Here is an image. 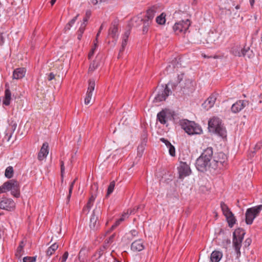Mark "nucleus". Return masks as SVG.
I'll return each instance as SVG.
<instances>
[{
	"label": "nucleus",
	"instance_id": "obj_1",
	"mask_svg": "<svg viewBox=\"0 0 262 262\" xmlns=\"http://www.w3.org/2000/svg\"><path fill=\"white\" fill-rule=\"evenodd\" d=\"M213 151L211 147H209L204 149L201 156L196 159L195 167L201 172H205L209 170L211 172H214V169L211 168V160L213 157Z\"/></svg>",
	"mask_w": 262,
	"mask_h": 262
},
{
	"label": "nucleus",
	"instance_id": "obj_2",
	"mask_svg": "<svg viewBox=\"0 0 262 262\" xmlns=\"http://www.w3.org/2000/svg\"><path fill=\"white\" fill-rule=\"evenodd\" d=\"M208 128L210 132L214 133L222 138L226 137V128L218 118H213L208 121Z\"/></svg>",
	"mask_w": 262,
	"mask_h": 262
},
{
	"label": "nucleus",
	"instance_id": "obj_3",
	"mask_svg": "<svg viewBox=\"0 0 262 262\" xmlns=\"http://www.w3.org/2000/svg\"><path fill=\"white\" fill-rule=\"evenodd\" d=\"M180 124L182 128L189 135H199L203 132L201 126L194 121L184 119L180 121Z\"/></svg>",
	"mask_w": 262,
	"mask_h": 262
},
{
	"label": "nucleus",
	"instance_id": "obj_4",
	"mask_svg": "<svg viewBox=\"0 0 262 262\" xmlns=\"http://www.w3.org/2000/svg\"><path fill=\"white\" fill-rule=\"evenodd\" d=\"M227 160V156L224 152H217L215 154L211 161V168L215 170L222 169L226 166Z\"/></svg>",
	"mask_w": 262,
	"mask_h": 262
},
{
	"label": "nucleus",
	"instance_id": "obj_5",
	"mask_svg": "<svg viewBox=\"0 0 262 262\" xmlns=\"http://www.w3.org/2000/svg\"><path fill=\"white\" fill-rule=\"evenodd\" d=\"M154 8H156V7L153 6L147 10L146 15L143 18L142 23V25H143L142 29L143 34H146L147 33L149 27L152 22V19L156 13V11Z\"/></svg>",
	"mask_w": 262,
	"mask_h": 262
},
{
	"label": "nucleus",
	"instance_id": "obj_6",
	"mask_svg": "<svg viewBox=\"0 0 262 262\" xmlns=\"http://www.w3.org/2000/svg\"><path fill=\"white\" fill-rule=\"evenodd\" d=\"M184 75L181 73L178 75V80L179 83V86L180 90L183 92L184 94L187 93L193 90L192 81L189 79H185L183 80Z\"/></svg>",
	"mask_w": 262,
	"mask_h": 262
},
{
	"label": "nucleus",
	"instance_id": "obj_7",
	"mask_svg": "<svg viewBox=\"0 0 262 262\" xmlns=\"http://www.w3.org/2000/svg\"><path fill=\"white\" fill-rule=\"evenodd\" d=\"M262 209V205L248 208L246 212V223L248 225L252 224L254 219Z\"/></svg>",
	"mask_w": 262,
	"mask_h": 262
},
{
	"label": "nucleus",
	"instance_id": "obj_8",
	"mask_svg": "<svg viewBox=\"0 0 262 262\" xmlns=\"http://www.w3.org/2000/svg\"><path fill=\"white\" fill-rule=\"evenodd\" d=\"M190 25V20L187 19L185 20H181L176 23L173 27V30L176 34L182 32H185Z\"/></svg>",
	"mask_w": 262,
	"mask_h": 262
},
{
	"label": "nucleus",
	"instance_id": "obj_9",
	"mask_svg": "<svg viewBox=\"0 0 262 262\" xmlns=\"http://www.w3.org/2000/svg\"><path fill=\"white\" fill-rule=\"evenodd\" d=\"M157 120L162 124H165L168 120H174V112L162 110L157 114Z\"/></svg>",
	"mask_w": 262,
	"mask_h": 262
},
{
	"label": "nucleus",
	"instance_id": "obj_10",
	"mask_svg": "<svg viewBox=\"0 0 262 262\" xmlns=\"http://www.w3.org/2000/svg\"><path fill=\"white\" fill-rule=\"evenodd\" d=\"M101 212L100 207L96 208L93 211L90 222V227L93 230H97L99 226V223L98 222V215Z\"/></svg>",
	"mask_w": 262,
	"mask_h": 262
},
{
	"label": "nucleus",
	"instance_id": "obj_11",
	"mask_svg": "<svg viewBox=\"0 0 262 262\" xmlns=\"http://www.w3.org/2000/svg\"><path fill=\"white\" fill-rule=\"evenodd\" d=\"M248 105V101L246 100H239L232 105L231 111L234 114H237Z\"/></svg>",
	"mask_w": 262,
	"mask_h": 262
},
{
	"label": "nucleus",
	"instance_id": "obj_12",
	"mask_svg": "<svg viewBox=\"0 0 262 262\" xmlns=\"http://www.w3.org/2000/svg\"><path fill=\"white\" fill-rule=\"evenodd\" d=\"M171 90L165 86L164 88L163 87L161 90H160L156 96L155 98V101L156 102H160L163 100H165L166 98L171 94Z\"/></svg>",
	"mask_w": 262,
	"mask_h": 262
},
{
	"label": "nucleus",
	"instance_id": "obj_13",
	"mask_svg": "<svg viewBox=\"0 0 262 262\" xmlns=\"http://www.w3.org/2000/svg\"><path fill=\"white\" fill-rule=\"evenodd\" d=\"M178 169L180 179H182L185 177L189 176L191 172L189 166L186 162H181Z\"/></svg>",
	"mask_w": 262,
	"mask_h": 262
},
{
	"label": "nucleus",
	"instance_id": "obj_14",
	"mask_svg": "<svg viewBox=\"0 0 262 262\" xmlns=\"http://www.w3.org/2000/svg\"><path fill=\"white\" fill-rule=\"evenodd\" d=\"M10 184L8 191L10 190L11 194L16 198H18L20 195L19 185L17 181L15 180H10L8 181Z\"/></svg>",
	"mask_w": 262,
	"mask_h": 262
},
{
	"label": "nucleus",
	"instance_id": "obj_15",
	"mask_svg": "<svg viewBox=\"0 0 262 262\" xmlns=\"http://www.w3.org/2000/svg\"><path fill=\"white\" fill-rule=\"evenodd\" d=\"M15 207V203L11 199L2 198L0 200V208L8 211H11Z\"/></svg>",
	"mask_w": 262,
	"mask_h": 262
},
{
	"label": "nucleus",
	"instance_id": "obj_16",
	"mask_svg": "<svg viewBox=\"0 0 262 262\" xmlns=\"http://www.w3.org/2000/svg\"><path fill=\"white\" fill-rule=\"evenodd\" d=\"M98 185L96 183H94L93 185L91 186V190H92V195L90 198L86 206L83 208V210H85L86 209H88V211L89 212L91 207L93 205V202L96 198V194L94 192V191H96L98 190Z\"/></svg>",
	"mask_w": 262,
	"mask_h": 262
},
{
	"label": "nucleus",
	"instance_id": "obj_17",
	"mask_svg": "<svg viewBox=\"0 0 262 262\" xmlns=\"http://www.w3.org/2000/svg\"><path fill=\"white\" fill-rule=\"evenodd\" d=\"M243 237H234L233 236V246L237 254V257L241 255L240 249L243 241Z\"/></svg>",
	"mask_w": 262,
	"mask_h": 262
},
{
	"label": "nucleus",
	"instance_id": "obj_18",
	"mask_svg": "<svg viewBox=\"0 0 262 262\" xmlns=\"http://www.w3.org/2000/svg\"><path fill=\"white\" fill-rule=\"evenodd\" d=\"M216 100L215 94H212L203 103L202 106L206 110L211 108L214 104Z\"/></svg>",
	"mask_w": 262,
	"mask_h": 262
},
{
	"label": "nucleus",
	"instance_id": "obj_19",
	"mask_svg": "<svg viewBox=\"0 0 262 262\" xmlns=\"http://www.w3.org/2000/svg\"><path fill=\"white\" fill-rule=\"evenodd\" d=\"M143 18L141 14L133 17L129 21V25L132 27H138L142 25Z\"/></svg>",
	"mask_w": 262,
	"mask_h": 262
},
{
	"label": "nucleus",
	"instance_id": "obj_20",
	"mask_svg": "<svg viewBox=\"0 0 262 262\" xmlns=\"http://www.w3.org/2000/svg\"><path fill=\"white\" fill-rule=\"evenodd\" d=\"M48 148V143L47 142L43 143L38 155V159L39 160H42L43 159L47 156L49 153Z\"/></svg>",
	"mask_w": 262,
	"mask_h": 262
},
{
	"label": "nucleus",
	"instance_id": "obj_21",
	"mask_svg": "<svg viewBox=\"0 0 262 262\" xmlns=\"http://www.w3.org/2000/svg\"><path fill=\"white\" fill-rule=\"evenodd\" d=\"M118 20H114L111 25V27L109 29L108 35L112 36V38L115 39L117 37L118 32Z\"/></svg>",
	"mask_w": 262,
	"mask_h": 262
},
{
	"label": "nucleus",
	"instance_id": "obj_22",
	"mask_svg": "<svg viewBox=\"0 0 262 262\" xmlns=\"http://www.w3.org/2000/svg\"><path fill=\"white\" fill-rule=\"evenodd\" d=\"M144 249V246L141 240H137L131 245V249L134 251H141Z\"/></svg>",
	"mask_w": 262,
	"mask_h": 262
},
{
	"label": "nucleus",
	"instance_id": "obj_23",
	"mask_svg": "<svg viewBox=\"0 0 262 262\" xmlns=\"http://www.w3.org/2000/svg\"><path fill=\"white\" fill-rule=\"evenodd\" d=\"M26 71V69L24 68H19L16 69L13 71V78L16 79H19L23 78L25 76Z\"/></svg>",
	"mask_w": 262,
	"mask_h": 262
},
{
	"label": "nucleus",
	"instance_id": "obj_24",
	"mask_svg": "<svg viewBox=\"0 0 262 262\" xmlns=\"http://www.w3.org/2000/svg\"><path fill=\"white\" fill-rule=\"evenodd\" d=\"M223 256V253L219 251H213L210 255L211 262H219Z\"/></svg>",
	"mask_w": 262,
	"mask_h": 262
},
{
	"label": "nucleus",
	"instance_id": "obj_25",
	"mask_svg": "<svg viewBox=\"0 0 262 262\" xmlns=\"http://www.w3.org/2000/svg\"><path fill=\"white\" fill-rule=\"evenodd\" d=\"M254 56V54L252 51V50H250L249 47H244L242 49V55L246 59H251L253 58Z\"/></svg>",
	"mask_w": 262,
	"mask_h": 262
},
{
	"label": "nucleus",
	"instance_id": "obj_26",
	"mask_svg": "<svg viewBox=\"0 0 262 262\" xmlns=\"http://www.w3.org/2000/svg\"><path fill=\"white\" fill-rule=\"evenodd\" d=\"M242 49L240 46L234 45L231 48L230 53L235 56L241 57Z\"/></svg>",
	"mask_w": 262,
	"mask_h": 262
},
{
	"label": "nucleus",
	"instance_id": "obj_27",
	"mask_svg": "<svg viewBox=\"0 0 262 262\" xmlns=\"http://www.w3.org/2000/svg\"><path fill=\"white\" fill-rule=\"evenodd\" d=\"M128 216H129L128 211H127L126 212H124L123 214H122L121 217L119 219L117 220L116 222H115V223L113 225H112L111 230H113L117 226H118L119 225H120V224L122 222L124 221L126 218L128 217Z\"/></svg>",
	"mask_w": 262,
	"mask_h": 262
},
{
	"label": "nucleus",
	"instance_id": "obj_28",
	"mask_svg": "<svg viewBox=\"0 0 262 262\" xmlns=\"http://www.w3.org/2000/svg\"><path fill=\"white\" fill-rule=\"evenodd\" d=\"M11 99V93L9 89L5 90V97L3 99V103L5 105H9L10 103V100Z\"/></svg>",
	"mask_w": 262,
	"mask_h": 262
},
{
	"label": "nucleus",
	"instance_id": "obj_29",
	"mask_svg": "<svg viewBox=\"0 0 262 262\" xmlns=\"http://www.w3.org/2000/svg\"><path fill=\"white\" fill-rule=\"evenodd\" d=\"M225 217L228 223L229 226L231 228L232 227L236 222V219L233 213H231V214H229L225 216Z\"/></svg>",
	"mask_w": 262,
	"mask_h": 262
},
{
	"label": "nucleus",
	"instance_id": "obj_30",
	"mask_svg": "<svg viewBox=\"0 0 262 262\" xmlns=\"http://www.w3.org/2000/svg\"><path fill=\"white\" fill-rule=\"evenodd\" d=\"M220 205H221V208L223 211V214L225 216H226L229 214H231V213H232V212L230 211L229 207L227 206V205L226 204H225L224 202H221Z\"/></svg>",
	"mask_w": 262,
	"mask_h": 262
},
{
	"label": "nucleus",
	"instance_id": "obj_31",
	"mask_svg": "<svg viewBox=\"0 0 262 262\" xmlns=\"http://www.w3.org/2000/svg\"><path fill=\"white\" fill-rule=\"evenodd\" d=\"M58 248V245L57 243H55L52 244L50 247L48 248L46 251V254L48 256L52 255L54 252Z\"/></svg>",
	"mask_w": 262,
	"mask_h": 262
},
{
	"label": "nucleus",
	"instance_id": "obj_32",
	"mask_svg": "<svg viewBox=\"0 0 262 262\" xmlns=\"http://www.w3.org/2000/svg\"><path fill=\"white\" fill-rule=\"evenodd\" d=\"M165 16L166 14L164 13H162L159 16L156 17V23L161 25L165 24L166 21Z\"/></svg>",
	"mask_w": 262,
	"mask_h": 262
},
{
	"label": "nucleus",
	"instance_id": "obj_33",
	"mask_svg": "<svg viewBox=\"0 0 262 262\" xmlns=\"http://www.w3.org/2000/svg\"><path fill=\"white\" fill-rule=\"evenodd\" d=\"M245 234V232L244 229H243L242 228H237L233 232V236H234V237H243V239Z\"/></svg>",
	"mask_w": 262,
	"mask_h": 262
},
{
	"label": "nucleus",
	"instance_id": "obj_34",
	"mask_svg": "<svg viewBox=\"0 0 262 262\" xmlns=\"http://www.w3.org/2000/svg\"><path fill=\"white\" fill-rule=\"evenodd\" d=\"M13 168L12 166L8 167L5 170V177L8 179L11 178L13 176Z\"/></svg>",
	"mask_w": 262,
	"mask_h": 262
},
{
	"label": "nucleus",
	"instance_id": "obj_35",
	"mask_svg": "<svg viewBox=\"0 0 262 262\" xmlns=\"http://www.w3.org/2000/svg\"><path fill=\"white\" fill-rule=\"evenodd\" d=\"M95 82L93 79H90L89 80V86L87 92L93 93L95 89Z\"/></svg>",
	"mask_w": 262,
	"mask_h": 262
},
{
	"label": "nucleus",
	"instance_id": "obj_36",
	"mask_svg": "<svg viewBox=\"0 0 262 262\" xmlns=\"http://www.w3.org/2000/svg\"><path fill=\"white\" fill-rule=\"evenodd\" d=\"M115 186V181H112L110 183L107 190V193L105 197L108 198L109 195L113 192Z\"/></svg>",
	"mask_w": 262,
	"mask_h": 262
},
{
	"label": "nucleus",
	"instance_id": "obj_37",
	"mask_svg": "<svg viewBox=\"0 0 262 262\" xmlns=\"http://www.w3.org/2000/svg\"><path fill=\"white\" fill-rule=\"evenodd\" d=\"M99 66V61L97 60H94L90 65L89 68V72H93L95 69H96L98 66Z\"/></svg>",
	"mask_w": 262,
	"mask_h": 262
},
{
	"label": "nucleus",
	"instance_id": "obj_38",
	"mask_svg": "<svg viewBox=\"0 0 262 262\" xmlns=\"http://www.w3.org/2000/svg\"><path fill=\"white\" fill-rule=\"evenodd\" d=\"M178 84H179V83L177 80L176 82H169L167 84H166L165 86H167L169 89L171 88L172 91H175L177 90Z\"/></svg>",
	"mask_w": 262,
	"mask_h": 262
},
{
	"label": "nucleus",
	"instance_id": "obj_39",
	"mask_svg": "<svg viewBox=\"0 0 262 262\" xmlns=\"http://www.w3.org/2000/svg\"><path fill=\"white\" fill-rule=\"evenodd\" d=\"M76 179H75L70 184V187H69V194L68 195L67 197V203H68L70 201V198H71V194H72V190H73V187H74V185L76 182Z\"/></svg>",
	"mask_w": 262,
	"mask_h": 262
},
{
	"label": "nucleus",
	"instance_id": "obj_40",
	"mask_svg": "<svg viewBox=\"0 0 262 262\" xmlns=\"http://www.w3.org/2000/svg\"><path fill=\"white\" fill-rule=\"evenodd\" d=\"M128 39L122 37V41L121 47L119 50V56H121V54L124 51L126 46L127 43Z\"/></svg>",
	"mask_w": 262,
	"mask_h": 262
},
{
	"label": "nucleus",
	"instance_id": "obj_41",
	"mask_svg": "<svg viewBox=\"0 0 262 262\" xmlns=\"http://www.w3.org/2000/svg\"><path fill=\"white\" fill-rule=\"evenodd\" d=\"M9 186L10 184L8 183V181L4 183L1 186H0V193L8 191Z\"/></svg>",
	"mask_w": 262,
	"mask_h": 262
},
{
	"label": "nucleus",
	"instance_id": "obj_42",
	"mask_svg": "<svg viewBox=\"0 0 262 262\" xmlns=\"http://www.w3.org/2000/svg\"><path fill=\"white\" fill-rule=\"evenodd\" d=\"M24 246V245L23 244V242H21L20 243V244H19V246L18 247L17 250H16V252L15 253V255L17 257H18L19 258L21 256V252L23 251Z\"/></svg>",
	"mask_w": 262,
	"mask_h": 262
},
{
	"label": "nucleus",
	"instance_id": "obj_43",
	"mask_svg": "<svg viewBox=\"0 0 262 262\" xmlns=\"http://www.w3.org/2000/svg\"><path fill=\"white\" fill-rule=\"evenodd\" d=\"M167 148L168 149L169 155L172 157H174L176 156V149L174 146L170 144L167 147Z\"/></svg>",
	"mask_w": 262,
	"mask_h": 262
},
{
	"label": "nucleus",
	"instance_id": "obj_44",
	"mask_svg": "<svg viewBox=\"0 0 262 262\" xmlns=\"http://www.w3.org/2000/svg\"><path fill=\"white\" fill-rule=\"evenodd\" d=\"M85 27V26H84L83 25V24L81 25V26L80 27L79 30L77 31V38H78V39H79V40L81 39V38L82 37V34H83V32L84 31Z\"/></svg>",
	"mask_w": 262,
	"mask_h": 262
},
{
	"label": "nucleus",
	"instance_id": "obj_45",
	"mask_svg": "<svg viewBox=\"0 0 262 262\" xmlns=\"http://www.w3.org/2000/svg\"><path fill=\"white\" fill-rule=\"evenodd\" d=\"M91 15V11H87L85 13V16L83 19V23L81 24H83L84 26H86V23L88 21V19L90 18V16Z\"/></svg>",
	"mask_w": 262,
	"mask_h": 262
},
{
	"label": "nucleus",
	"instance_id": "obj_46",
	"mask_svg": "<svg viewBox=\"0 0 262 262\" xmlns=\"http://www.w3.org/2000/svg\"><path fill=\"white\" fill-rule=\"evenodd\" d=\"M92 95H93V93H89V92L86 93V97L84 99V103L85 104L88 105L90 103Z\"/></svg>",
	"mask_w": 262,
	"mask_h": 262
},
{
	"label": "nucleus",
	"instance_id": "obj_47",
	"mask_svg": "<svg viewBox=\"0 0 262 262\" xmlns=\"http://www.w3.org/2000/svg\"><path fill=\"white\" fill-rule=\"evenodd\" d=\"M36 259V256H26L23 258V262H35Z\"/></svg>",
	"mask_w": 262,
	"mask_h": 262
},
{
	"label": "nucleus",
	"instance_id": "obj_48",
	"mask_svg": "<svg viewBox=\"0 0 262 262\" xmlns=\"http://www.w3.org/2000/svg\"><path fill=\"white\" fill-rule=\"evenodd\" d=\"M94 46H95V47L91 49V51L89 53V55H88L89 59H91V57L93 56L94 52H95V49L97 47V43H95Z\"/></svg>",
	"mask_w": 262,
	"mask_h": 262
},
{
	"label": "nucleus",
	"instance_id": "obj_49",
	"mask_svg": "<svg viewBox=\"0 0 262 262\" xmlns=\"http://www.w3.org/2000/svg\"><path fill=\"white\" fill-rule=\"evenodd\" d=\"M114 237H115V234H113L112 235H111L108 238L105 239V244H110L112 243L114 241Z\"/></svg>",
	"mask_w": 262,
	"mask_h": 262
},
{
	"label": "nucleus",
	"instance_id": "obj_50",
	"mask_svg": "<svg viewBox=\"0 0 262 262\" xmlns=\"http://www.w3.org/2000/svg\"><path fill=\"white\" fill-rule=\"evenodd\" d=\"M138 155H140V156H142V154L144 151V146L142 144L141 145L138 146Z\"/></svg>",
	"mask_w": 262,
	"mask_h": 262
},
{
	"label": "nucleus",
	"instance_id": "obj_51",
	"mask_svg": "<svg viewBox=\"0 0 262 262\" xmlns=\"http://www.w3.org/2000/svg\"><path fill=\"white\" fill-rule=\"evenodd\" d=\"M68 252L67 251L65 252L62 256L61 262H66L68 258Z\"/></svg>",
	"mask_w": 262,
	"mask_h": 262
},
{
	"label": "nucleus",
	"instance_id": "obj_52",
	"mask_svg": "<svg viewBox=\"0 0 262 262\" xmlns=\"http://www.w3.org/2000/svg\"><path fill=\"white\" fill-rule=\"evenodd\" d=\"M160 140L163 142V143H164L165 144V145L166 146V147H167L169 144H170V142L167 139L164 138H161L160 139Z\"/></svg>",
	"mask_w": 262,
	"mask_h": 262
},
{
	"label": "nucleus",
	"instance_id": "obj_53",
	"mask_svg": "<svg viewBox=\"0 0 262 262\" xmlns=\"http://www.w3.org/2000/svg\"><path fill=\"white\" fill-rule=\"evenodd\" d=\"M92 4L95 5L101 3L105 2V0H90Z\"/></svg>",
	"mask_w": 262,
	"mask_h": 262
},
{
	"label": "nucleus",
	"instance_id": "obj_54",
	"mask_svg": "<svg viewBox=\"0 0 262 262\" xmlns=\"http://www.w3.org/2000/svg\"><path fill=\"white\" fill-rule=\"evenodd\" d=\"M60 168H61V175L63 177V172L64 171V163L62 161H60Z\"/></svg>",
	"mask_w": 262,
	"mask_h": 262
},
{
	"label": "nucleus",
	"instance_id": "obj_55",
	"mask_svg": "<svg viewBox=\"0 0 262 262\" xmlns=\"http://www.w3.org/2000/svg\"><path fill=\"white\" fill-rule=\"evenodd\" d=\"M78 14H77L76 16H75L74 17H73L68 23L69 24H70V25L72 26V27L73 26V25L75 24L76 20H77V17L78 16Z\"/></svg>",
	"mask_w": 262,
	"mask_h": 262
},
{
	"label": "nucleus",
	"instance_id": "obj_56",
	"mask_svg": "<svg viewBox=\"0 0 262 262\" xmlns=\"http://www.w3.org/2000/svg\"><path fill=\"white\" fill-rule=\"evenodd\" d=\"M11 129L13 131H14L16 128L17 124L15 122H13V121L10 124Z\"/></svg>",
	"mask_w": 262,
	"mask_h": 262
},
{
	"label": "nucleus",
	"instance_id": "obj_57",
	"mask_svg": "<svg viewBox=\"0 0 262 262\" xmlns=\"http://www.w3.org/2000/svg\"><path fill=\"white\" fill-rule=\"evenodd\" d=\"M55 78V75L53 73H50L48 76L49 81H51Z\"/></svg>",
	"mask_w": 262,
	"mask_h": 262
},
{
	"label": "nucleus",
	"instance_id": "obj_58",
	"mask_svg": "<svg viewBox=\"0 0 262 262\" xmlns=\"http://www.w3.org/2000/svg\"><path fill=\"white\" fill-rule=\"evenodd\" d=\"M129 34H130V31L129 30L126 31L123 34L122 37L128 39Z\"/></svg>",
	"mask_w": 262,
	"mask_h": 262
},
{
	"label": "nucleus",
	"instance_id": "obj_59",
	"mask_svg": "<svg viewBox=\"0 0 262 262\" xmlns=\"http://www.w3.org/2000/svg\"><path fill=\"white\" fill-rule=\"evenodd\" d=\"M261 146H262L261 144H257L255 146L254 150L253 151V153H255L256 150L260 149Z\"/></svg>",
	"mask_w": 262,
	"mask_h": 262
},
{
	"label": "nucleus",
	"instance_id": "obj_60",
	"mask_svg": "<svg viewBox=\"0 0 262 262\" xmlns=\"http://www.w3.org/2000/svg\"><path fill=\"white\" fill-rule=\"evenodd\" d=\"M140 206H138V207L137 209L133 208V209L130 210V212L129 213V215L131 214H134L135 212L138 209H139Z\"/></svg>",
	"mask_w": 262,
	"mask_h": 262
},
{
	"label": "nucleus",
	"instance_id": "obj_61",
	"mask_svg": "<svg viewBox=\"0 0 262 262\" xmlns=\"http://www.w3.org/2000/svg\"><path fill=\"white\" fill-rule=\"evenodd\" d=\"M72 27V26L70 25L69 23H68L66 26H65L64 30L66 31L70 30L71 28Z\"/></svg>",
	"mask_w": 262,
	"mask_h": 262
},
{
	"label": "nucleus",
	"instance_id": "obj_62",
	"mask_svg": "<svg viewBox=\"0 0 262 262\" xmlns=\"http://www.w3.org/2000/svg\"><path fill=\"white\" fill-rule=\"evenodd\" d=\"M143 141L144 142H146L147 141V135H146V133H144L143 135Z\"/></svg>",
	"mask_w": 262,
	"mask_h": 262
},
{
	"label": "nucleus",
	"instance_id": "obj_63",
	"mask_svg": "<svg viewBox=\"0 0 262 262\" xmlns=\"http://www.w3.org/2000/svg\"><path fill=\"white\" fill-rule=\"evenodd\" d=\"M131 234L133 236H136V235L137 234V231L135 230H132L130 231Z\"/></svg>",
	"mask_w": 262,
	"mask_h": 262
},
{
	"label": "nucleus",
	"instance_id": "obj_64",
	"mask_svg": "<svg viewBox=\"0 0 262 262\" xmlns=\"http://www.w3.org/2000/svg\"><path fill=\"white\" fill-rule=\"evenodd\" d=\"M246 244L248 246L250 245L251 243V240L250 239H247L245 241Z\"/></svg>",
	"mask_w": 262,
	"mask_h": 262
}]
</instances>
